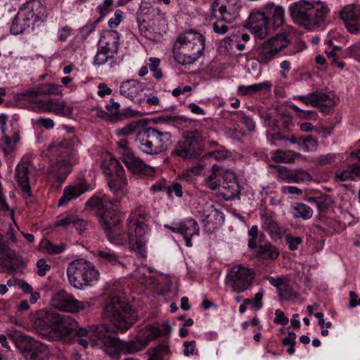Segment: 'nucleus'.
<instances>
[{"mask_svg":"<svg viewBox=\"0 0 360 360\" xmlns=\"http://www.w3.org/2000/svg\"><path fill=\"white\" fill-rule=\"evenodd\" d=\"M103 314L109 319L112 326H108L105 351L115 358L120 354H132L144 348L153 340L158 338V324L146 325L140 329L134 340L121 341L115 336L116 331L124 333L137 320V312L120 297H110L104 307Z\"/></svg>","mask_w":360,"mask_h":360,"instance_id":"nucleus-1","label":"nucleus"},{"mask_svg":"<svg viewBox=\"0 0 360 360\" xmlns=\"http://www.w3.org/2000/svg\"><path fill=\"white\" fill-rule=\"evenodd\" d=\"M127 222L126 229L122 224L104 231L108 240L116 245H124L128 243L131 251L141 257H145L146 250L143 236L146 233L148 226L141 220L134 218H129Z\"/></svg>","mask_w":360,"mask_h":360,"instance_id":"nucleus-2","label":"nucleus"},{"mask_svg":"<svg viewBox=\"0 0 360 360\" xmlns=\"http://www.w3.org/2000/svg\"><path fill=\"white\" fill-rule=\"evenodd\" d=\"M329 12L327 4L321 1L299 0L288 6L292 21L307 30H315L324 27Z\"/></svg>","mask_w":360,"mask_h":360,"instance_id":"nucleus-3","label":"nucleus"},{"mask_svg":"<svg viewBox=\"0 0 360 360\" xmlns=\"http://www.w3.org/2000/svg\"><path fill=\"white\" fill-rule=\"evenodd\" d=\"M285 9L281 6L268 3L260 10H253L248 18L246 27L255 37L264 39L268 32L275 30L284 22Z\"/></svg>","mask_w":360,"mask_h":360,"instance_id":"nucleus-4","label":"nucleus"},{"mask_svg":"<svg viewBox=\"0 0 360 360\" xmlns=\"http://www.w3.org/2000/svg\"><path fill=\"white\" fill-rule=\"evenodd\" d=\"M205 37L195 29H188L180 34L173 46L175 60L183 65H191L202 55Z\"/></svg>","mask_w":360,"mask_h":360,"instance_id":"nucleus-5","label":"nucleus"},{"mask_svg":"<svg viewBox=\"0 0 360 360\" xmlns=\"http://www.w3.org/2000/svg\"><path fill=\"white\" fill-rule=\"evenodd\" d=\"M283 112L276 116L267 115L265 124L271 128L273 133L267 134V138L275 146L296 145V148L304 152H309L316 150L318 143L317 139L311 135H292L285 136L281 133L283 124Z\"/></svg>","mask_w":360,"mask_h":360,"instance_id":"nucleus-6","label":"nucleus"},{"mask_svg":"<svg viewBox=\"0 0 360 360\" xmlns=\"http://www.w3.org/2000/svg\"><path fill=\"white\" fill-rule=\"evenodd\" d=\"M204 146L199 134L195 135L191 133L187 135L184 141L178 142L173 153L183 158L198 159L202 157L204 159L212 158L217 161L226 159L229 156V152L223 146H219L212 150L202 153Z\"/></svg>","mask_w":360,"mask_h":360,"instance_id":"nucleus-7","label":"nucleus"},{"mask_svg":"<svg viewBox=\"0 0 360 360\" xmlns=\"http://www.w3.org/2000/svg\"><path fill=\"white\" fill-rule=\"evenodd\" d=\"M67 275L70 285L77 289L92 285V283L99 278L98 271L92 263L84 259L71 262L67 268Z\"/></svg>","mask_w":360,"mask_h":360,"instance_id":"nucleus-8","label":"nucleus"},{"mask_svg":"<svg viewBox=\"0 0 360 360\" xmlns=\"http://www.w3.org/2000/svg\"><path fill=\"white\" fill-rule=\"evenodd\" d=\"M101 166L108 177L109 188L117 199H121L127 193V179L121 163L116 158H110L103 160Z\"/></svg>","mask_w":360,"mask_h":360,"instance_id":"nucleus-9","label":"nucleus"},{"mask_svg":"<svg viewBox=\"0 0 360 360\" xmlns=\"http://www.w3.org/2000/svg\"><path fill=\"white\" fill-rule=\"evenodd\" d=\"M107 333L108 326L105 324L91 326L89 329L79 327L71 336V340L66 342L70 343L77 342L85 349L88 346L87 339H89L93 342H100L105 348Z\"/></svg>","mask_w":360,"mask_h":360,"instance_id":"nucleus-10","label":"nucleus"},{"mask_svg":"<svg viewBox=\"0 0 360 360\" xmlns=\"http://www.w3.org/2000/svg\"><path fill=\"white\" fill-rule=\"evenodd\" d=\"M255 276V271L253 269L243 265H235L231 269L228 278L233 290L240 293L252 287Z\"/></svg>","mask_w":360,"mask_h":360,"instance_id":"nucleus-11","label":"nucleus"},{"mask_svg":"<svg viewBox=\"0 0 360 360\" xmlns=\"http://www.w3.org/2000/svg\"><path fill=\"white\" fill-rule=\"evenodd\" d=\"M51 304L56 309L70 313L77 312L90 307L89 302L78 301L64 290H60L53 294L51 298Z\"/></svg>","mask_w":360,"mask_h":360,"instance_id":"nucleus-12","label":"nucleus"},{"mask_svg":"<svg viewBox=\"0 0 360 360\" xmlns=\"http://www.w3.org/2000/svg\"><path fill=\"white\" fill-rule=\"evenodd\" d=\"M241 8L239 0H214L212 4V14L214 18L231 23L237 17Z\"/></svg>","mask_w":360,"mask_h":360,"instance_id":"nucleus-13","label":"nucleus"},{"mask_svg":"<svg viewBox=\"0 0 360 360\" xmlns=\"http://www.w3.org/2000/svg\"><path fill=\"white\" fill-rule=\"evenodd\" d=\"M34 8H40L39 14L41 15H46V8L43 6L42 4L39 1H33L30 11H26L25 9L20 11L14 18L10 27L11 34L15 35L21 34L27 28L30 27L31 19L34 15L33 13Z\"/></svg>","mask_w":360,"mask_h":360,"instance_id":"nucleus-14","label":"nucleus"},{"mask_svg":"<svg viewBox=\"0 0 360 360\" xmlns=\"http://www.w3.org/2000/svg\"><path fill=\"white\" fill-rule=\"evenodd\" d=\"M296 99L307 105L319 108L321 112L325 114L329 113L335 105L334 100L328 94L318 91L304 96H297Z\"/></svg>","mask_w":360,"mask_h":360,"instance_id":"nucleus-15","label":"nucleus"},{"mask_svg":"<svg viewBox=\"0 0 360 360\" xmlns=\"http://www.w3.org/2000/svg\"><path fill=\"white\" fill-rule=\"evenodd\" d=\"M78 143V138L76 136H71L61 140H56L49 146V149L57 158L77 160L75 148Z\"/></svg>","mask_w":360,"mask_h":360,"instance_id":"nucleus-16","label":"nucleus"},{"mask_svg":"<svg viewBox=\"0 0 360 360\" xmlns=\"http://www.w3.org/2000/svg\"><path fill=\"white\" fill-rule=\"evenodd\" d=\"M35 173V167L27 158H22L15 168V179L22 191L31 195L29 179Z\"/></svg>","mask_w":360,"mask_h":360,"instance_id":"nucleus-17","label":"nucleus"},{"mask_svg":"<svg viewBox=\"0 0 360 360\" xmlns=\"http://www.w3.org/2000/svg\"><path fill=\"white\" fill-rule=\"evenodd\" d=\"M165 226L173 233H179L184 240L185 245L188 248L193 246L192 238L194 236H198L200 233L199 226L193 218L185 219L175 226H170L169 225H165Z\"/></svg>","mask_w":360,"mask_h":360,"instance_id":"nucleus-18","label":"nucleus"},{"mask_svg":"<svg viewBox=\"0 0 360 360\" xmlns=\"http://www.w3.org/2000/svg\"><path fill=\"white\" fill-rule=\"evenodd\" d=\"M78 322L71 316L58 314L53 333L64 342L71 340V336L79 328Z\"/></svg>","mask_w":360,"mask_h":360,"instance_id":"nucleus-19","label":"nucleus"},{"mask_svg":"<svg viewBox=\"0 0 360 360\" xmlns=\"http://www.w3.org/2000/svg\"><path fill=\"white\" fill-rule=\"evenodd\" d=\"M58 313L46 309L36 312L32 318L34 328L41 333L53 332Z\"/></svg>","mask_w":360,"mask_h":360,"instance_id":"nucleus-20","label":"nucleus"},{"mask_svg":"<svg viewBox=\"0 0 360 360\" xmlns=\"http://www.w3.org/2000/svg\"><path fill=\"white\" fill-rule=\"evenodd\" d=\"M340 18L345 27L352 34L360 31V6L351 4L345 6L339 12Z\"/></svg>","mask_w":360,"mask_h":360,"instance_id":"nucleus-21","label":"nucleus"},{"mask_svg":"<svg viewBox=\"0 0 360 360\" xmlns=\"http://www.w3.org/2000/svg\"><path fill=\"white\" fill-rule=\"evenodd\" d=\"M92 189L91 185L84 179L75 181L72 185L67 186L63 189V195L59 199V207L67 205L71 200H75Z\"/></svg>","mask_w":360,"mask_h":360,"instance_id":"nucleus-22","label":"nucleus"},{"mask_svg":"<svg viewBox=\"0 0 360 360\" xmlns=\"http://www.w3.org/2000/svg\"><path fill=\"white\" fill-rule=\"evenodd\" d=\"M127 169L139 176H153L155 168L145 164L142 160L134 156L133 152H125V158L122 160Z\"/></svg>","mask_w":360,"mask_h":360,"instance_id":"nucleus-23","label":"nucleus"},{"mask_svg":"<svg viewBox=\"0 0 360 360\" xmlns=\"http://www.w3.org/2000/svg\"><path fill=\"white\" fill-rule=\"evenodd\" d=\"M281 51V48L275 46L274 42L269 39L256 48L253 53L254 59L260 65H267Z\"/></svg>","mask_w":360,"mask_h":360,"instance_id":"nucleus-24","label":"nucleus"},{"mask_svg":"<svg viewBox=\"0 0 360 360\" xmlns=\"http://www.w3.org/2000/svg\"><path fill=\"white\" fill-rule=\"evenodd\" d=\"M76 160L62 158H56V161L49 168V175L62 183L72 171V165Z\"/></svg>","mask_w":360,"mask_h":360,"instance_id":"nucleus-25","label":"nucleus"},{"mask_svg":"<svg viewBox=\"0 0 360 360\" xmlns=\"http://www.w3.org/2000/svg\"><path fill=\"white\" fill-rule=\"evenodd\" d=\"M249 249L259 260L273 261L279 256L278 249L266 239L264 242L257 243L255 248Z\"/></svg>","mask_w":360,"mask_h":360,"instance_id":"nucleus-26","label":"nucleus"},{"mask_svg":"<svg viewBox=\"0 0 360 360\" xmlns=\"http://www.w3.org/2000/svg\"><path fill=\"white\" fill-rule=\"evenodd\" d=\"M39 108L45 112H53L60 116H69L72 114V108L67 106L63 101L58 99L40 101Z\"/></svg>","mask_w":360,"mask_h":360,"instance_id":"nucleus-27","label":"nucleus"},{"mask_svg":"<svg viewBox=\"0 0 360 360\" xmlns=\"http://www.w3.org/2000/svg\"><path fill=\"white\" fill-rule=\"evenodd\" d=\"M98 219L103 231L122 224L120 215L113 209L105 208V210L98 214Z\"/></svg>","mask_w":360,"mask_h":360,"instance_id":"nucleus-28","label":"nucleus"},{"mask_svg":"<svg viewBox=\"0 0 360 360\" xmlns=\"http://www.w3.org/2000/svg\"><path fill=\"white\" fill-rule=\"evenodd\" d=\"M0 267L8 271H15L19 269L16 264V255L8 245L0 244Z\"/></svg>","mask_w":360,"mask_h":360,"instance_id":"nucleus-29","label":"nucleus"},{"mask_svg":"<svg viewBox=\"0 0 360 360\" xmlns=\"http://www.w3.org/2000/svg\"><path fill=\"white\" fill-rule=\"evenodd\" d=\"M143 90V84L136 79L127 80L120 86V94L131 101H134Z\"/></svg>","mask_w":360,"mask_h":360,"instance_id":"nucleus-30","label":"nucleus"},{"mask_svg":"<svg viewBox=\"0 0 360 360\" xmlns=\"http://www.w3.org/2000/svg\"><path fill=\"white\" fill-rule=\"evenodd\" d=\"M192 120L184 115H179L176 113L159 115V124H165L169 126L180 129L191 124Z\"/></svg>","mask_w":360,"mask_h":360,"instance_id":"nucleus-31","label":"nucleus"},{"mask_svg":"<svg viewBox=\"0 0 360 360\" xmlns=\"http://www.w3.org/2000/svg\"><path fill=\"white\" fill-rule=\"evenodd\" d=\"M158 121V118L153 120L148 119H141L139 120L133 121L127 124L123 128L117 130L116 134L117 136H129L131 134H136L139 137L140 134L141 127H146L149 125L150 122L155 123Z\"/></svg>","mask_w":360,"mask_h":360,"instance_id":"nucleus-32","label":"nucleus"},{"mask_svg":"<svg viewBox=\"0 0 360 360\" xmlns=\"http://www.w3.org/2000/svg\"><path fill=\"white\" fill-rule=\"evenodd\" d=\"M203 221L205 223V226L210 233L219 226H221L224 222V214L216 208H213L210 214L205 216Z\"/></svg>","mask_w":360,"mask_h":360,"instance_id":"nucleus-33","label":"nucleus"},{"mask_svg":"<svg viewBox=\"0 0 360 360\" xmlns=\"http://www.w3.org/2000/svg\"><path fill=\"white\" fill-rule=\"evenodd\" d=\"M307 201L316 206L320 214L326 213L332 207L333 202L331 198L326 194L317 197H309Z\"/></svg>","mask_w":360,"mask_h":360,"instance_id":"nucleus-34","label":"nucleus"},{"mask_svg":"<svg viewBox=\"0 0 360 360\" xmlns=\"http://www.w3.org/2000/svg\"><path fill=\"white\" fill-rule=\"evenodd\" d=\"M335 176L341 181L354 180L356 177L360 176V164L354 163L349 165L344 169H338Z\"/></svg>","mask_w":360,"mask_h":360,"instance_id":"nucleus-35","label":"nucleus"},{"mask_svg":"<svg viewBox=\"0 0 360 360\" xmlns=\"http://www.w3.org/2000/svg\"><path fill=\"white\" fill-rule=\"evenodd\" d=\"M103 40H106L103 46H99L104 51H108L110 54L115 55L117 53L120 44V34L115 30H111L108 37H103Z\"/></svg>","mask_w":360,"mask_h":360,"instance_id":"nucleus-36","label":"nucleus"},{"mask_svg":"<svg viewBox=\"0 0 360 360\" xmlns=\"http://www.w3.org/2000/svg\"><path fill=\"white\" fill-rule=\"evenodd\" d=\"M292 214L295 219L301 218L303 220H308L313 215V210L304 203L297 202L292 206Z\"/></svg>","mask_w":360,"mask_h":360,"instance_id":"nucleus-37","label":"nucleus"},{"mask_svg":"<svg viewBox=\"0 0 360 360\" xmlns=\"http://www.w3.org/2000/svg\"><path fill=\"white\" fill-rule=\"evenodd\" d=\"M173 282L170 278H165L162 283L159 281V302L160 301V297H162V301L165 302L172 300L174 296V292L172 290Z\"/></svg>","mask_w":360,"mask_h":360,"instance_id":"nucleus-38","label":"nucleus"},{"mask_svg":"<svg viewBox=\"0 0 360 360\" xmlns=\"http://www.w3.org/2000/svg\"><path fill=\"white\" fill-rule=\"evenodd\" d=\"M343 160V155L340 153H328L320 155L318 163L321 166L328 165L331 167H337Z\"/></svg>","mask_w":360,"mask_h":360,"instance_id":"nucleus-39","label":"nucleus"},{"mask_svg":"<svg viewBox=\"0 0 360 360\" xmlns=\"http://www.w3.org/2000/svg\"><path fill=\"white\" fill-rule=\"evenodd\" d=\"M97 257L101 263L110 264L112 265L122 264L119 259V256L108 249L98 250Z\"/></svg>","mask_w":360,"mask_h":360,"instance_id":"nucleus-40","label":"nucleus"},{"mask_svg":"<svg viewBox=\"0 0 360 360\" xmlns=\"http://www.w3.org/2000/svg\"><path fill=\"white\" fill-rule=\"evenodd\" d=\"M40 248L48 254L58 255L65 251L67 245L65 243L56 245L47 239H43L40 243Z\"/></svg>","mask_w":360,"mask_h":360,"instance_id":"nucleus-41","label":"nucleus"},{"mask_svg":"<svg viewBox=\"0 0 360 360\" xmlns=\"http://www.w3.org/2000/svg\"><path fill=\"white\" fill-rule=\"evenodd\" d=\"M250 238L248 240V248H253L255 247L257 243H262L266 239V236L263 232L259 231L257 225H252L248 230V233Z\"/></svg>","mask_w":360,"mask_h":360,"instance_id":"nucleus-42","label":"nucleus"},{"mask_svg":"<svg viewBox=\"0 0 360 360\" xmlns=\"http://www.w3.org/2000/svg\"><path fill=\"white\" fill-rule=\"evenodd\" d=\"M47 347L44 344L37 341L34 342L32 349L27 354L31 360H43L46 356Z\"/></svg>","mask_w":360,"mask_h":360,"instance_id":"nucleus-43","label":"nucleus"},{"mask_svg":"<svg viewBox=\"0 0 360 360\" xmlns=\"http://www.w3.org/2000/svg\"><path fill=\"white\" fill-rule=\"evenodd\" d=\"M58 90L55 84H44L38 86L35 89L30 90L27 94L31 97H37L40 95L54 94Z\"/></svg>","mask_w":360,"mask_h":360,"instance_id":"nucleus-44","label":"nucleus"},{"mask_svg":"<svg viewBox=\"0 0 360 360\" xmlns=\"http://www.w3.org/2000/svg\"><path fill=\"white\" fill-rule=\"evenodd\" d=\"M233 120L242 123L249 131L255 130V122L252 117L246 115L243 111L234 112Z\"/></svg>","mask_w":360,"mask_h":360,"instance_id":"nucleus-45","label":"nucleus"},{"mask_svg":"<svg viewBox=\"0 0 360 360\" xmlns=\"http://www.w3.org/2000/svg\"><path fill=\"white\" fill-rule=\"evenodd\" d=\"M310 179L309 174L304 169H299L286 174L285 181L288 183H300Z\"/></svg>","mask_w":360,"mask_h":360,"instance_id":"nucleus-46","label":"nucleus"},{"mask_svg":"<svg viewBox=\"0 0 360 360\" xmlns=\"http://www.w3.org/2000/svg\"><path fill=\"white\" fill-rule=\"evenodd\" d=\"M37 340L29 335L22 334L17 340L16 347L25 354H27L34 346Z\"/></svg>","mask_w":360,"mask_h":360,"instance_id":"nucleus-47","label":"nucleus"},{"mask_svg":"<svg viewBox=\"0 0 360 360\" xmlns=\"http://www.w3.org/2000/svg\"><path fill=\"white\" fill-rule=\"evenodd\" d=\"M280 300L290 301L295 299L297 296L293 288L288 283H283L281 288L278 290Z\"/></svg>","mask_w":360,"mask_h":360,"instance_id":"nucleus-48","label":"nucleus"},{"mask_svg":"<svg viewBox=\"0 0 360 360\" xmlns=\"http://www.w3.org/2000/svg\"><path fill=\"white\" fill-rule=\"evenodd\" d=\"M136 23L141 34L146 38L156 41L158 39V34L154 31V29L150 27L149 25L146 26L143 23H141V19L139 16L136 18Z\"/></svg>","mask_w":360,"mask_h":360,"instance_id":"nucleus-49","label":"nucleus"},{"mask_svg":"<svg viewBox=\"0 0 360 360\" xmlns=\"http://www.w3.org/2000/svg\"><path fill=\"white\" fill-rule=\"evenodd\" d=\"M166 191L169 198H172L173 193L176 197L181 198L183 195L182 186L179 183L174 182L168 186H165L159 182V191Z\"/></svg>","mask_w":360,"mask_h":360,"instance_id":"nucleus-50","label":"nucleus"},{"mask_svg":"<svg viewBox=\"0 0 360 360\" xmlns=\"http://www.w3.org/2000/svg\"><path fill=\"white\" fill-rule=\"evenodd\" d=\"M285 243L290 251L299 250L300 247L304 243L303 237L295 236L292 233H288L285 236Z\"/></svg>","mask_w":360,"mask_h":360,"instance_id":"nucleus-51","label":"nucleus"},{"mask_svg":"<svg viewBox=\"0 0 360 360\" xmlns=\"http://www.w3.org/2000/svg\"><path fill=\"white\" fill-rule=\"evenodd\" d=\"M104 202H107L105 196L99 198L97 196H93L89 198L85 204L86 208L89 210H97L99 212H103L106 208L104 205Z\"/></svg>","mask_w":360,"mask_h":360,"instance_id":"nucleus-52","label":"nucleus"},{"mask_svg":"<svg viewBox=\"0 0 360 360\" xmlns=\"http://www.w3.org/2000/svg\"><path fill=\"white\" fill-rule=\"evenodd\" d=\"M217 168V165L212 167L211 174L205 180V186L212 191H216L221 186V180L217 172L214 170Z\"/></svg>","mask_w":360,"mask_h":360,"instance_id":"nucleus-53","label":"nucleus"},{"mask_svg":"<svg viewBox=\"0 0 360 360\" xmlns=\"http://www.w3.org/2000/svg\"><path fill=\"white\" fill-rule=\"evenodd\" d=\"M291 108L296 112V115L301 118L307 120H316L318 117V114L314 110H304L298 108L295 104L290 105Z\"/></svg>","mask_w":360,"mask_h":360,"instance_id":"nucleus-54","label":"nucleus"},{"mask_svg":"<svg viewBox=\"0 0 360 360\" xmlns=\"http://www.w3.org/2000/svg\"><path fill=\"white\" fill-rule=\"evenodd\" d=\"M255 95L267 96L271 92L272 83L270 81H264L254 84Z\"/></svg>","mask_w":360,"mask_h":360,"instance_id":"nucleus-55","label":"nucleus"},{"mask_svg":"<svg viewBox=\"0 0 360 360\" xmlns=\"http://www.w3.org/2000/svg\"><path fill=\"white\" fill-rule=\"evenodd\" d=\"M172 143V136L169 132L159 131V153L166 150Z\"/></svg>","mask_w":360,"mask_h":360,"instance_id":"nucleus-56","label":"nucleus"},{"mask_svg":"<svg viewBox=\"0 0 360 360\" xmlns=\"http://www.w3.org/2000/svg\"><path fill=\"white\" fill-rule=\"evenodd\" d=\"M222 187L227 190L228 192L230 193L229 197L233 198L236 196H239L240 193V185L238 181H232V182H221Z\"/></svg>","mask_w":360,"mask_h":360,"instance_id":"nucleus-57","label":"nucleus"},{"mask_svg":"<svg viewBox=\"0 0 360 360\" xmlns=\"http://www.w3.org/2000/svg\"><path fill=\"white\" fill-rule=\"evenodd\" d=\"M140 139V148L141 150L147 154H156L157 148L153 145L152 139L139 138Z\"/></svg>","mask_w":360,"mask_h":360,"instance_id":"nucleus-58","label":"nucleus"},{"mask_svg":"<svg viewBox=\"0 0 360 360\" xmlns=\"http://www.w3.org/2000/svg\"><path fill=\"white\" fill-rule=\"evenodd\" d=\"M115 55L110 54L108 51H104L98 49V51L94 58L95 65H101L105 64L109 59H112Z\"/></svg>","mask_w":360,"mask_h":360,"instance_id":"nucleus-59","label":"nucleus"},{"mask_svg":"<svg viewBox=\"0 0 360 360\" xmlns=\"http://www.w3.org/2000/svg\"><path fill=\"white\" fill-rule=\"evenodd\" d=\"M0 148L6 156L13 152V145L12 139L8 135L4 134L0 139Z\"/></svg>","mask_w":360,"mask_h":360,"instance_id":"nucleus-60","label":"nucleus"},{"mask_svg":"<svg viewBox=\"0 0 360 360\" xmlns=\"http://www.w3.org/2000/svg\"><path fill=\"white\" fill-rule=\"evenodd\" d=\"M172 328L168 321L163 323L162 324L159 323V338L163 337L166 339V342L159 340L160 342L168 343V340L170 338Z\"/></svg>","mask_w":360,"mask_h":360,"instance_id":"nucleus-61","label":"nucleus"},{"mask_svg":"<svg viewBox=\"0 0 360 360\" xmlns=\"http://www.w3.org/2000/svg\"><path fill=\"white\" fill-rule=\"evenodd\" d=\"M139 138H145V139H158V130L152 127H148V125L146 127H141L140 134H139Z\"/></svg>","mask_w":360,"mask_h":360,"instance_id":"nucleus-62","label":"nucleus"},{"mask_svg":"<svg viewBox=\"0 0 360 360\" xmlns=\"http://www.w3.org/2000/svg\"><path fill=\"white\" fill-rule=\"evenodd\" d=\"M172 351L167 343L159 341V360H169Z\"/></svg>","mask_w":360,"mask_h":360,"instance_id":"nucleus-63","label":"nucleus"},{"mask_svg":"<svg viewBox=\"0 0 360 360\" xmlns=\"http://www.w3.org/2000/svg\"><path fill=\"white\" fill-rule=\"evenodd\" d=\"M237 94L240 96L252 97L255 95L254 84L250 85H239Z\"/></svg>","mask_w":360,"mask_h":360,"instance_id":"nucleus-64","label":"nucleus"}]
</instances>
